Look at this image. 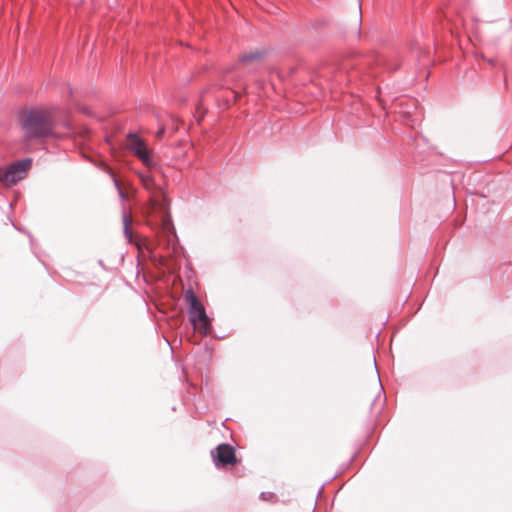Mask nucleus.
Returning <instances> with one entry per match:
<instances>
[{
  "label": "nucleus",
  "mask_w": 512,
  "mask_h": 512,
  "mask_svg": "<svg viewBox=\"0 0 512 512\" xmlns=\"http://www.w3.org/2000/svg\"><path fill=\"white\" fill-rule=\"evenodd\" d=\"M122 220L126 241L137 249L138 267L143 269L145 259L149 258L156 267L172 268V259L179 253V246L173 223L168 214L161 215V222L155 228L156 244L150 242L146 237L133 233L131 215L124 213Z\"/></svg>",
  "instance_id": "1"
},
{
  "label": "nucleus",
  "mask_w": 512,
  "mask_h": 512,
  "mask_svg": "<svg viewBox=\"0 0 512 512\" xmlns=\"http://www.w3.org/2000/svg\"><path fill=\"white\" fill-rule=\"evenodd\" d=\"M57 108H35L26 111L21 126L26 140L42 139L53 135Z\"/></svg>",
  "instance_id": "2"
},
{
  "label": "nucleus",
  "mask_w": 512,
  "mask_h": 512,
  "mask_svg": "<svg viewBox=\"0 0 512 512\" xmlns=\"http://www.w3.org/2000/svg\"><path fill=\"white\" fill-rule=\"evenodd\" d=\"M185 301L189 308L190 322L202 335H207L211 329V321L206 314L203 304L195 296L193 290H187Z\"/></svg>",
  "instance_id": "3"
},
{
  "label": "nucleus",
  "mask_w": 512,
  "mask_h": 512,
  "mask_svg": "<svg viewBox=\"0 0 512 512\" xmlns=\"http://www.w3.org/2000/svg\"><path fill=\"white\" fill-rule=\"evenodd\" d=\"M239 97L238 92L230 87L212 86L205 89L201 95V105L214 99L221 109H227L234 104Z\"/></svg>",
  "instance_id": "4"
},
{
  "label": "nucleus",
  "mask_w": 512,
  "mask_h": 512,
  "mask_svg": "<svg viewBox=\"0 0 512 512\" xmlns=\"http://www.w3.org/2000/svg\"><path fill=\"white\" fill-rule=\"evenodd\" d=\"M31 159L16 161L6 167H0V183L11 187L27 176L31 168Z\"/></svg>",
  "instance_id": "5"
},
{
  "label": "nucleus",
  "mask_w": 512,
  "mask_h": 512,
  "mask_svg": "<svg viewBox=\"0 0 512 512\" xmlns=\"http://www.w3.org/2000/svg\"><path fill=\"white\" fill-rule=\"evenodd\" d=\"M127 147L137 156L141 162L147 167L151 168L153 161L150 157L149 150L146 143L139 138L136 134H129L127 137Z\"/></svg>",
  "instance_id": "6"
},
{
  "label": "nucleus",
  "mask_w": 512,
  "mask_h": 512,
  "mask_svg": "<svg viewBox=\"0 0 512 512\" xmlns=\"http://www.w3.org/2000/svg\"><path fill=\"white\" fill-rule=\"evenodd\" d=\"M212 457L217 467L235 465L237 463L235 451L229 444L218 445L215 449V453L212 452Z\"/></svg>",
  "instance_id": "7"
},
{
  "label": "nucleus",
  "mask_w": 512,
  "mask_h": 512,
  "mask_svg": "<svg viewBox=\"0 0 512 512\" xmlns=\"http://www.w3.org/2000/svg\"><path fill=\"white\" fill-rule=\"evenodd\" d=\"M140 179L145 189L153 191L155 183L153 178L149 174H140Z\"/></svg>",
  "instance_id": "8"
},
{
  "label": "nucleus",
  "mask_w": 512,
  "mask_h": 512,
  "mask_svg": "<svg viewBox=\"0 0 512 512\" xmlns=\"http://www.w3.org/2000/svg\"><path fill=\"white\" fill-rule=\"evenodd\" d=\"M262 54L259 53V52H253V53H248V54H244L240 57V61L245 63V62H249V61H253V60H256V59H259L261 58Z\"/></svg>",
  "instance_id": "9"
},
{
  "label": "nucleus",
  "mask_w": 512,
  "mask_h": 512,
  "mask_svg": "<svg viewBox=\"0 0 512 512\" xmlns=\"http://www.w3.org/2000/svg\"><path fill=\"white\" fill-rule=\"evenodd\" d=\"M112 177H113V181L115 183V186L117 187V189L119 190L120 194L123 195V192L121 190V187H120V184L118 182V180L116 179L115 175L112 174Z\"/></svg>",
  "instance_id": "10"
},
{
  "label": "nucleus",
  "mask_w": 512,
  "mask_h": 512,
  "mask_svg": "<svg viewBox=\"0 0 512 512\" xmlns=\"http://www.w3.org/2000/svg\"><path fill=\"white\" fill-rule=\"evenodd\" d=\"M163 134H164V129H160V130L158 131V136H162Z\"/></svg>",
  "instance_id": "11"
}]
</instances>
